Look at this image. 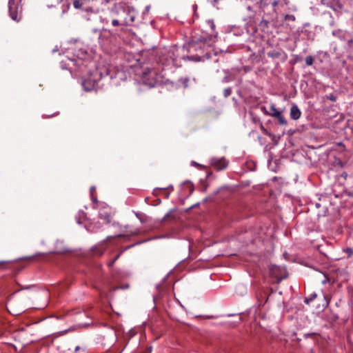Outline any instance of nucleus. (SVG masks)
Returning a JSON list of instances; mask_svg holds the SVG:
<instances>
[{"instance_id": "nucleus-1", "label": "nucleus", "mask_w": 353, "mask_h": 353, "mask_svg": "<svg viewBox=\"0 0 353 353\" xmlns=\"http://www.w3.org/2000/svg\"><path fill=\"white\" fill-rule=\"evenodd\" d=\"M156 65L162 71L180 67L181 62L179 59V49L176 46L161 49L157 54Z\"/></svg>"}, {"instance_id": "nucleus-2", "label": "nucleus", "mask_w": 353, "mask_h": 353, "mask_svg": "<svg viewBox=\"0 0 353 353\" xmlns=\"http://www.w3.org/2000/svg\"><path fill=\"white\" fill-rule=\"evenodd\" d=\"M156 64L151 67H146L141 73V79L145 85L149 87H154L157 84L162 82L164 78L163 71L159 67H156Z\"/></svg>"}, {"instance_id": "nucleus-3", "label": "nucleus", "mask_w": 353, "mask_h": 353, "mask_svg": "<svg viewBox=\"0 0 353 353\" xmlns=\"http://www.w3.org/2000/svg\"><path fill=\"white\" fill-rule=\"evenodd\" d=\"M23 8L21 0H8V12L10 17L19 22L22 19Z\"/></svg>"}, {"instance_id": "nucleus-4", "label": "nucleus", "mask_w": 353, "mask_h": 353, "mask_svg": "<svg viewBox=\"0 0 353 353\" xmlns=\"http://www.w3.org/2000/svg\"><path fill=\"white\" fill-rule=\"evenodd\" d=\"M207 25L210 28V32L206 36H202L199 41L203 43H209L213 41L217 37V32L215 31V24L212 20L207 21Z\"/></svg>"}, {"instance_id": "nucleus-5", "label": "nucleus", "mask_w": 353, "mask_h": 353, "mask_svg": "<svg viewBox=\"0 0 353 353\" xmlns=\"http://www.w3.org/2000/svg\"><path fill=\"white\" fill-rule=\"evenodd\" d=\"M210 165L217 170H221L227 168L228 162L223 157H212L210 161Z\"/></svg>"}, {"instance_id": "nucleus-6", "label": "nucleus", "mask_w": 353, "mask_h": 353, "mask_svg": "<svg viewBox=\"0 0 353 353\" xmlns=\"http://www.w3.org/2000/svg\"><path fill=\"white\" fill-rule=\"evenodd\" d=\"M99 217L106 223H110L111 220V209L109 207L101 208L99 212Z\"/></svg>"}, {"instance_id": "nucleus-7", "label": "nucleus", "mask_w": 353, "mask_h": 353, "mask_svg": "<svg viewBox=\"0 0 353 353\" xmlns=\"http://www.w3.org/2000/svg\"><path fill=\"white\" fill-rule=\"evenodd\" d=\"M81 84L85 91H91L94 88L96 81L91 79H83Z\"/></svg>"}, {"instance_id": "nucleus-8", "label": "nucleus", "mask_w": 353, "mask_h": 353, "mask_svg": "<svg viewBox=\"0 0 353 353\" xmlns=\"http://www.w3.org/2000/svg\"><path fill=\"white\" fill-rule=\"evenodd\" d=\"M290 118L293 120L299 119L301 116V112L296 104H293L290 108Z\"/></svg>"}, {"instance_id": "nucleus-9", "label": "nucleus", "mask_w": 353, "mask_h": 353, "mask_svg": "<svg viewBox=\"0 0 353 353\" xmlns=\"http://www.w3.org/2000/svg\"><path fill=\"white\" fill-rule=\"evenodd\" d=\"M270 109V112H269L265 110V108H262V110L264 111V113L265 114L270 115L273 117L276 116L279 114V112H280V111L276 109V105L274 104H271Z\"/></svg>"}, {"instance_id": "nucleus-10", "label": "nucleus", "mask_w": 353, "mask_h": 353, "mask_svg": "<svg viewBox=\"0 0 353 353\" xmlns=\"http://www.w3.org/2000/svg\"><path fill=\"white\" fill-rule=\"evenodd\" d=\"M269 25L270 21L265 19H262L259 23V28L262 32H266L269 28Z\"/></svg>"}, {"instance_id": "nucleus-11", "label": "nucleus", "mask_w": 353, "mask_h": 353, "mask_svg": "<svg viewBox=\"0 0 353 353\" xmlns=\"http://www.w3.org/2000/svg\"><path fill=\"white\" fill-rule=\"evenodd\" d=\"M276 119H278L279 123L281 125H286L288 124L287 120L283 116L281 112H279V114L274 117Z\"/></svg>"}, {"instance_id": "nucleus-12", "label": "nucleus", "mask_w": 353, "mask_h": 353, "mask_svg": "<svg viewBox=\"0 0 353 353\" xmlns=\"http://www.w3.org/2000/svg\"><path fill=\"white\" fill-rule=\"evenodd\" d=\"M276 119H278L279 123L281 125H286L288 124L287 120L283 116L281 112H279V114L274 117Z\"/></svg>"}, {"instance_id": "nucleus-13", "label": "nucleus", "mask_w": 353, "mask_h": 353, "mask_svg": "<svg viewBox=\"0 0 353 353\" xmlns=\"http://www.w3.org/2000/svg\"><path fill=\"white\" fill-rule=\"evenodd\" d=\"M282 55V52L281 51L272 50L268 52V57L272 59H279Z\"/></svg>"}, {"instance_id": "nucleus-14", "label": "nucleus", "mask_w": 353, "mask_h": 353, "mask_svg": "<svg viewBox=\"0 0 353 353\" xmlns=\"http://www.w3.org/2000/svg\"><path fill=\"white\" fill-rule=\"evenodd\" d=\"M280 270V268L277 265H272L271 268H270V273L272 276L276 277V278H279L280 276L277 274V272Z\"/></svg>"}, {"instance_id": "nucleus-15", "label": "nucleus", "mask_w": 353, "mask_h": 353, "mask_svg": "<svg viewBox=\"0 0 353 353\" xmlns=\"http://www.w3.org/2000/svg\"><path fill=\"white\" fill-rule=\"evenodd\" d=\"M326 6L331 9H332L334 11H338L339 10H341L343 8V5L340 3H337L335 6H333L330 3H326Z\"/></svg>"}, {"instance_id": "nucleus-16", "label": "nucleus", "mask_w": 353, "mask_h": 353, "mask_svg": "<svg viewBox=\"0 0 353 353\" xmlns=\"http://www.w3.org/2000/svg\"><path fill=\"white\" fill-rule=\"evenodd\" d=\"M114 78L119 79V80H125L126 79V76L125 72H123V71H118L116 73Z\"/></svg>"}, {"instance_id": "nucleus-17", "label": "nucleus", "mask_w": 353, "mask_h": 353, "mask_svg": "<svg viewBox=\"0 0 353 353\" xmlns=\"http://www.w3.org/2000/svg\"><path fill=\"white\" fill-rule=\"evenodd\" d=\"M317 296L316 293L311 294L308 297L305 298V303L308 304L309 303L313 301Z\"/></svg>"}, {"instance_id": "nucleus-18", "label": "nucleus", "mask_w": 353, "mask_h": 353, "mask_svg": "<svg viewBox=\"0 0 353 353\" xmlns=\"http://www.w3.org/2000/svg\"><path fill=\"white\" fill-rule=\"evenodd\" d=\"M122 254V252H120L118 254H117V256L110 261H109L108 263V265L109 267H112L113 266V265L114 264V263L116 262V261H117L119 259V258L120 257V256Z\"/></svg>"}, {"instance_id": "nucleus-19", "label": "nucleus", "mask_w": 353, "mask_h": 353, "mask_svg": "<svg viewBox=\"0 0 353 353\" xmlns=\"http://www.w3.org/2000/svg\"><path fill=\"white\" fill-rule=\"evenodd\" d=\"M313 62H314V58L312 56H307L305 58V64L307 65H312L313 64Z\"/></svg>"}, {"instance_id": "nucleus-20", "label": "nucleus", "mask_w": 353, "mask_h": 353, "mask_svg": "<svg viewBox=\"0 0 353 353\" xmlns=\"http://www.w3.org/2000/svg\"><path fill=\"white\" fill-rule=\"evenodd\" d=\"M179 81L181 85L186 88L188 87L189 79L188 78H181Z\"/></svg>"}, {"instance_id": "nucleus-21", "label": "nucleus", "mask_w": 353, "mask_h": 353, "mask_svg": "<svg viewBox=\"0 0 353 353\" xmlns=\"http://www.w3.org/2000/svg\"><path fill=\"white\" fill-rule=\"evenodd\" d=\"M343 252L347 255L348 257H351L353 255V249L352 248H347L343 250Z\"/></svg>"}, {"instance_id": "nucleus-22", "label": "nucleus", "mask_w": 353, "mask_h": 353, "mask_svg": "<svg viewBox=\"0 0 353 353\" xmlns=\"http://www.w3.org/2000/svg\"><path fill=\"white\" fill-rule=\"evenodd\" d=\"M325 98L332 101H336V97L333 93L326 95Z\"/></svg>"}, {"instance_id": "nucleus-23", "label": "nucleus", "mask_w": 353, "mask_h": 353, "mask_svg": "<svg viewBox=\"0 0 353 353\" xmlns=\"http://www.w3.org/2000/svg\"><path fill=\"white\" fill-rule=\"evenodd\" d=\"M284 19L285 21H295V16L293 15V14H285L284 16Z\"/></svg>"}, {"instance_id": "nucleus-24", "label": "nucleus", "mask_w": 353, "mask_h": 353, "mask_svg": "<svg viewBox=\"0 0 353 353\" xmlns=\"http://www.w3.org/2000/svg\"><path fill=\"white\" fill-rule=\"evenodd\" d=\"M232 93V88H227L223 90V95L225 97H228Z\"/></svg>"}, {"instance_id": "nucleus-25", "label": "nucleus", "mask_w": 353, "mask_h": 353, "mask_svg": "<svg viewBox=\"0 0 353 353\" xmlns=\"http://www.w3.org/2000/svg\"><path fill=\"white\" fill-rule=\"evenodd\" d=\"M259 126H260V129L261 130V131H262L264 134H267V135H268V136H270V135H271V134H270V133L268 131V130H267V129H265V128H264V126H263V123H260Z\"/></svg>"}, {"instance_id": "nucleus-26", "label": "nucleus", "mask_w": 353, "mask_h": 353, "mask_svg": "<svg viewBox=\"0 0 353 353\" xmlns=\"http://www.w3.org/2000/svg\"><path fill=\"white\" fill-rule=\"evenodd\" d=\"M251 115H252V121L254 123L260 125V123H261V121H260V119L259 117H254L252 114H251Z\"/></svg>"}, {"instance_id": "nucleus-27", "label": "nucleus", "mask_w": 353, "mask_h": 353, "mask_svg": "<svg viewBox=\"0 0 353 353\" xmlns=\"http://www.w3.org/2000/svg\"><path fill=\"white\" fill-rule=\"evenodd\" d=\"M123 236H124V235H123V234H117V235H114V236H108L106 238V241L110 240V239H113V238L123 237Z\"/></svg>"}, {"instance_id": "nucleus-28", "label": "nucleus", "mask_w": 353, "mask_h": 353, "mask_svg": "<svg viewBox=\"0 0 353 353\" xmlns=\"http://www.w3.org/2000/svg\"><path fill=\"white\" fill-rule=\"evenodd\" d=\"M129 285H121V286H117V287H115L114 288H113V290L115 291L117 290H119V289H122V290H124V289H127L128 288Z\"/></svg>"}, {"instance_id": "nucleus-29", "label": "nucleus", "mask_w": 353, "mask_h": 353, "mask_svg": "<svg viewBox=\"0 0 353 353\" xmlns=\"http://www.w3.org/2000/svg\"><path fill=\"white\" fill-rule=\"evenodd\" d=\"M70 252L69 249L64 248L63 250H57L56 252V253H57V254H63V253H66V252Z\"/></svg>"}, {"instance_id": "nucleus-30", "label": "nucleus", "mask_w": 353, "mask_h": 353, "mask_svg": "<svg viewBox=\"0 0 353 353\" xmlns=\"http://www.w3.org/2000/svg\"><path fill=\"white\" fill-rule=\"evenodd\" d=\"M112 26H119V25H120V23H119V20H117V19H113V20L112 21Z\"/></svg>"}, {"instance_id": "nucleus-31", "label": "nucleus", "mask_w": 353, "mask_h": 353, "mask_svg": "<svg viewBox=\"0 0 353 353\" xmlns=\"http://www.w3.org/2000/svg\"><path fill=\"white\" fill-rule=\"evenodd\" d=\"M278 3H279V2H278V1H276V0L274 1L272 3V6H273V8H274V12H276V9H275V8H276V6H277Z\"/></svg>"}, {"instance_id": "nucleus-32", "label": "nucleus", "mask_w": 353, "mask_h": 353, "mask_svg": "<svg viewBox=\"0 0 353 353\" xmlns=\"http://www.w3.org/2000/svg\"><path fill=\"white\" fill-rule=\"evenodd\" d=\"M347 44L350 48L353 47V39H350L347 41Z\"/></svg>"}, {"instance_id": "nucleus-33", "label": "nucleus", "mask_w": 353, "mask_h": 353, "mask_svg": "<svg viewBox=\"0 0 353 353\" xmlns=\"http://www.w3.org/2000/svg\"><path fill=\"white\" fill-rule=\"evenodd\" d=\"M191 165H192L196 166V167H200V166H201V165H200L199 163H196V162H195V161H192L191 162Z\"/></svg>"}, {"instance_id": "nucleus-34", "label": "nucleus", "mask_w": 353, "mask_h": 353, "mask_svg": "<svg viewBox=\"0 0 353 353\" xmlns=\"http://www.w3.org/2000/svg\"><path fill=\"white\" fill-rule=\"evenodd\" d=\"M0 265H10L11 264L9 261H0Z\"/></svg>"}, {"instance_id": "nucleus-35", "label": "nucleus", "mask_w": 353, "mask_h": 353, "mask_svg": "<svg viewBox=\"0 0 353 353\" xmlns=\"http://www.w3.org/2000/svg\"><path fill=\"white\" fill-rule=\"evenodd\" d=\"M95 191V187L92 186L90 189V194L91 196H93V192Z\"/></svg>"}, {"instance_id": "nucleus-36", "label": "nucleus", "mask_w": 353, "mask_h": 353, "mask_svg": "<svg viewBox=\"0 0 353 353\" xmlns=\"http://www.w3.org/2000/svg\"><path fill=\"white\" fill-rule=\"evenodd\" d=\"M81 349V347L79 345H77L75 349H74V352H77L78 351H79Z\"/></svg>"}, {"instance_id": "nucleus-37", "label": "nucleus", "mask_w": 353, "mask_h": 353, "mask_svg": "<svg viewBox=\"0 0 353 353\" xmlns=\"http://www.w3.org/2000/svg\"><path fill=\"white\" fill-rule=\"evenodd\" d=\"M79 215L81 216H85V213L83 211H81V212H79Z\"/></svg>"}, {"instance_id": "nucleus-38", "label": "nucleus", "mask_w": 353, "mask_h": 353, "mask_svg": "<svg viewBox=\"0 0 353 353\" xmlns=\"http://www.w3.org/2000/svg\"><path fill=\"white\" fill-rule=\"evenodd\" d=\"M300 59H300V57H299V56H297V55H296V56L294 57V62H297V61H299Z\"/></svg>"}, {"instance_id": "nucleus-39", "label": "nucleus", "mask_w": 353, "mask_h": 353, "mask_svg": "<svg viewBox=\"0 0 353 353\" xmlns=\"http://www.w3.org/2000/svg\"><path fill=\"white\" fill-rule=\"evenodd\" d=\"M92 196V201L94 202V203H97L98 201L97 199V198L94 197L93 196Z\"/></svg>"}, {"instance_id": "nucleus-40", "label": "nucleus", "mask_w": 353, "mask_h": 353, "mask_svg": "<svg viewBox=\"0 0 353 353\" xmlns=\"http://www.w3.org/2000/svg\"><path fill=\"white\" fill-rule=\"evenodd\" d=\"M328 281H329L328 278H327V277H325V280H323V281H322V283H323V284H325V283H326L327 282H328Z\"/></svg>"}, {"instance_id": "nucleus-41", "label": "nucleus", "mask_w": 353, "mask_h": 353, "mask_svg": "<svg viewBox=\"0 0 353 353\" xmlns=\"http://www.w3.org/2000/svg\"><path fill=\"white\" fill-rule=\"evenodd\" d=\"M104 251H99V253H97L98 255L101 256L103 254Z\"/></svg>"}, {"instance_id": "nucleus-42", "label": "nucleus", "mask_w": 353, "mask_h": 353, "mask_svg": "<svg viewBox=\"0 0 353 353\" xmlns=\"http://www.w3.org/2000/svg\"><path fill=\"white\" fill-rule=\"evenodd\" d=\"M46 305V303H45L41 307H38V309H42L44 308Z\"/></svg>"}, {"instance_id": "nucleus-43", "label": "nucleus", "mask_w": 353, "mask_h": 353, "mask_svg": "<svg viewBox=\"0 0 353 353\" xmlns=\"http://www.w3.org/2000/svg\"><path fill=\"white\" fill-rule=\"evenodd\" d=\"M210 2L212 3H216L219 0H208Z\"/></svg>"}, {"instance_id": "nucleus-44", "label": "nucleus", "mask_w": 353, "mask_h": 353, "mask_svg": "<svg viewBox=\"0 0 353 353\" xmlns=\"http://www.w3.org/2000/svg\"><path fill=\"white\" fill-rule=\"evenodd\" d=\"M130 20H131V21H132V22H133V21H134V17H132L130 18Z\"/></svg>"}, {"instance_id": "nucleus-45", "label": "nucleus", "mask_w": 353, "mask_h": 353, "mask_svg": "<svg viewBox=\"0 0 353 353\" xmlns=\"http://www.w3.org/2000/svg\"><path fill=\"white\" fill-rule=\"evenodd\" d=\"M283 55H284V59H285L287 58V54L283 52Z\"/></svg>"}, {"instance_id": "nucleus-46", "label": "nucleus", "mask_w": 353, "mask_h": 353, "mask_svg": "<svg viewBox=\"0 0 353 353\" xmlns=\"http://www.w3.org/2000/svg\"><path fill=\"white\" fill-rule=\"evenodd\" d=\"M77 222L79 224H81V222L79 221V219L77 220Z\"/></svg>"}, {"instance_id": "nucleus-47", "label": "nucleus", "mask_w": 353, "mask_h": 353, "mask_svg": "<svg viewBox=\"0 0 353 353\" xmlns=\"http://www.w3.org/2000/svg\"><path fill=\"white\" fill-rule=\"evenodd\" d=\"M64 0H58L59 2H63Z\"/></svg>"}, {"instance_id": "nucleus-48", "label": "nucleus", "mask_w": 353, "mask_h": 353, "mask_svg": "<svg viewBox=\"0 0 353 353\" xmlns=\"http://www.w3.org/2000/svg\"><path fill=\"white\" fill-rule=\"evenodd\" d=\"M193 8H196V5H194V6H193Z\"/></svg>"}]
</instances>
